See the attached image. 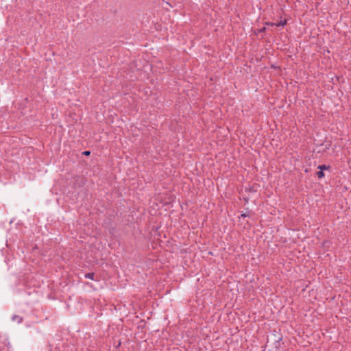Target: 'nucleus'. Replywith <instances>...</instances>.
Listing matches in <instances>:
<instances>
[{
	"label": "nucleus",
	"instance_id": "nucleus-1",
	"mask_svg": "<svg viewBox=\"0 0 351 351\" xmlns=\"http://www.w3.org/2000/svg\"><path fill=\"white\" fill-rule=\"evenodd\" d=\"M287 24V20H283V21H280V22L278 23H268V25H270L271 26H276V27H279V26H284Z\"/></svg>",
	"mask_w": 351,
	"mask_h": 351
},
{
	"label": "nucleus",
	"instance_id": "nucleus-2",
	"mask_svg": "<svg viewBox=\"0 0 351 351\" xmlns=\"http://www.w3.org/2000/svg\"><path fill=\"white\" fill-rule=\"evenodd\" d=\"M11 319L13 322H16L18 324H20L23 322V317L17 315H12Z\"/></svg>",
	"mask_w": 351,
	"mask_h": 351
},
{
	"label": "nucleus",
	"instance_id": "nucleus-3",
	"mask_svg": "<svg viewBox=\"0 0 351 351\" xmlns=\"http://www.w3.org/2000/svg\"><path fill=\"white\" fill-rule=\"evenodd\" d=\"M94 276H95V274L94 273H86V274H84V277L86 278H88V279H90V280H95Z\"/></svg>",
	"mask_w": 351,
	"mask_h": 351
},
{
	"label": "nucleus",
	"instance_id": "nucleus-4",
	"mask_svg": "<svg viewBox=\"0 0 351 351\" xmlns=\"http://www.w3.org/2000/svg\"><path fill=\"white\" fill-rule=\"evenodd\" d=\"M318 169L323 171L324 170L329 169H330V166H327L326 165H319L318 167Z\"/></svg>",
	"mask_w": 351,
	"mask_h": 351
},
{
	"label": "nucleus",
	"instance_id": "nucleus-5",
	"mask_svg": "<svg viewBox=\"0 0 351 351\" xmlns=\"http://www.w3.org/2000/svg\"><path fill=\"white\" fill-rule=\"evenodd\" d=\"M324 176H325V175H324V171H321V170H320L319 171L317 172V176L319 178H324Z\"/></svg>",
	"mask_w": 351,
	"mask_h": 351
},
{
	"label": "nucleus",
	"instance_id": "nucleus-6",
	"mask_svg": "<svg viewBox=\"0 0 351 351\" xmlns=\"http://www.w3.org/2000/svg\"><path fill=\"white\" fill-rule=\"evenodd\" d=\"M280 341H282V338L281 337H280L278 339L275 341V347L276 348H278V346H280Z\"/></svg>",
	"mask_w": 351,
	"mask_h": 351
},
{
	"label": "nucleus",
	"instance_id": "nucleus-7",
	"mask_svg": "<svg viewBox=\"0 0 351 351\" xmlns=\"http://www.w3.org/2000/svg\"><path fill=\"white\" fill-rule=\"evenodd\" d=\"M82 154L84 155V156H89L90 154V151H84L82 153Z\"/></svg>",
	"mask_w": 351,
	"mask_h": 351
},
{
	"label": "nucleus",
	"instance_id": "nucleus-8",
	"mask_svg": "<svg viewBox=\"0 0 351 351\" xmlns=\"http://www.w3.org/2000/svg\"><path fill=\"white\" fill-rule=\"evenodd\" d=\"M247 216H248V215L246 213H243L241 215V217L243 218L247 217Z\"/></svg>",
	"mask_w": 351,
	"mask_h": 351
},
{
	"label": "nucleus",
	"instance_id": "nucleus-9",
	"mask_svg": "<svg viewBox=\"0 0 351 351\" xmlns=\"http://www.w3.org/2000/svg\"><path fill=\"white\" fill-rule=\"evenodd\" d=\"M265 27H263L261 29H260V32H265Z\"/></svg>",
	"mask_w": 351,
	"mask_h": 351
}]
</instances>
